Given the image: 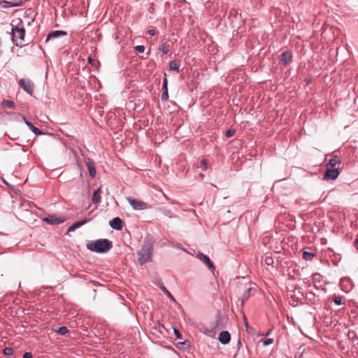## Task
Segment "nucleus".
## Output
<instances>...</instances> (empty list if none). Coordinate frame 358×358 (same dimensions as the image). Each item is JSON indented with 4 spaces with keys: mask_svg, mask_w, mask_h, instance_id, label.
<instances>
[{
    "mask_svg": "<svg viewBox=\"0 0 358 358\" xmlns=\"http://www.w3.org/2000/svg\"><path fill=\"white\" fill-rule=\"evenodd\" d=\"M112 248V241L106 238H101L94 241H91L87 245V248L88 250L96 253H106Z\"/></svg>",
    "mask_w": 358,
    "mask_h": 358,
    "instance_id": "obj_1",
    "label": "nucleus"
},
{
    "mask_svg": "<svg viewBox=\"0 0 358 358\" xmlns=\"http://www.w3.org/2000/svg\"><path fill=\"white\" fill-rule=\"evenodd\" d=\"M152 242L148 240L145 241L143 245L137 252L138 261L141 265H143L152 260Z\"/></svg>",
    "mask_w": 358,
    "mask_h": 358,
    "instance_id": "obj_2",
    "label": "nucleus"
},
{
    "mask_svg": "<svg viewBox=\"0 0 358 358\" xmlns=\"http://www.w3.org/2000/svg\"><path fill=\"white\" fill-rule=\"evenodd\" d=\"M11 40L17 45L22 47L24 43L25 29L23 22L20 20L19 23L11 29Z\"/></svg>",
    "mask_w": 358,
    "mask_h": 358,
    "instance_id": "obj_3",
    "label": "nucleus"
},
{
    "mask_svg": "<svg viewBox=\"0 0 358 358\" xmlns=\"http://www.w3.org/2000/svg\"><path fill=\"white\" fill-rule=\"evenodd\" d=\"M127 200L129 202V203L133 209L136 210H145L148 207L147 203L132 197H127Z\"/></svg>",
    "mask_w": 358,
    "mask_h": 358,
    "instance_id": "obj_4",
    "label": "nucleus"
},
{
    "mask_svg": "<svg viewBox=\"0 0 358 358\" xmlns=\"http://www.w3.org/2000/svg\"><path fill=\"white\" fill-rule=\"evenodd\" d=\"M19 85L28 94L32 95L34 91V84L29 79H20L19 80Z\"/></svg>",
    "mask_w": 358,
    "mask_h": 358,
    "instance_id": "obj_5",
    "label": "nucleus"
},
{
    "mask_svg": "<svg viewBox=\"0 0 358 358\" xmlns=\"http://www.w3.org/2000/svg\"><path fill=\"white\" fill-rule=\"evenodd\" d=\"M43 220L49 224H59L64 222V218L57 217L55 215H49L48 216L44 217Z\"/></svg>",
    "mask_w": 358,
    "mask_h": 358,
    "instance_id": "obj_6",
    "label": "nucleus"
},
{
    "mask_svg": "<svg viewBox=\"0 0 358 358\" xmlns=\"http://www.w3.org/2000/svg\"><path fill=\"white\" fill-rule=\"evenodd\" d=\"M338 169L328 168L324 173V178L326 180H335L339 175Z\"/></svg>",
    "mask_w": 358,
    "mask_h": 358,
    "instance_id": "obj_7",
    "label": "nucleus"
},
{
    "mask_svg": "<svg viewBox=\"0 0 358 358\" xmlns=\"http://www.w3.org/2000/svg\"><path fill=\"white\" fill-rule=\"evenodd\" d=\"M109 224H110V227H112L113 229H115V230H121L123 227L122 221L118 217H114L113 219H112L110 221Z\"/></svg>",
    "mask_w": 358,
    "mask_h": 358,
    "instance_id": "obj_8",
    "label": "nucleus"
},
{
    "mask_svg": "<svg viewBox=\"0 0 358 358\" xmlns=\"http://www.w3.org/2000/svg\"><path fill=\"white\" fill-rule=\"evenodd\" d=\"M0 5L3 8L17 7L22 5V1L20 0L14 1H0Z\"/></svg>",
    "mask_w": 358,
    "mask_h": 358,
    "instance_id": "obj_9",
    "label": "nucleus"
},
{
    "mask_svg": "<svg viewBox=\"0 0 358 358\" xmlns=\"http://www.w3.org/2000/svg\"><path fill=\"white\" fill-rule=\"evenodd\" d=\"M90 221H91V218H85L82 220H79L74 222L71 226L69 227L68 232L73 231L76 229L80 227L81 226L85 224Z\"/></svg>",
    "mask_w": 358,
    "mask_h": 358,
    "instance_id": "obj_10",
    "label": "nucleus"
},
{
    "mask_svg": "<svg viewBox=\"0 0 358 358\" xmlns=\"http://www.w3.org/2000/svg\"><path fill=\"white\" fill-rule=\"evenodd\" d=\"M167 85H168V81H167L166 75L165 74L164 80H163L162 93L161 95V99L162 101H166L169 99Z\"/></svg>",
    "mask_w": 358,
    "mask_h": 358,
    "instance_id": "obj_11",
    "label": "nucleus"
},
{
    "mask_svg": "<svg viewBox=\"0 0 358 358\" xmlns=\"http://www.w3.org/2000/svg\"><path fill=\"white\" fill-rule=\"evenodd\" d=\"M198 258L203 264H205L208 266V268L214 269L213 264V262H211V260L209 259V257L207 255H203L202 253H199L198 254Z\"/></svg>",
    "mask_w": 358,
    "mask_h": 358,
    "instance_id": "obj_12",
    "label": "nucleus"
},
{
    "mask_svg": "<svg viewBox=\"0 0 358 358\" xmlns=\"http://www.w3.org/2000/svg\"><path fill=\"white\" fill-rule=\"evenodd\" d=\"M231 336L230 334L227 331H223L220 332L218 340L219 341L224 345L228 344L230 341Z\"/></svg>",
    "mask_w": 358,
    "mask_h": 358,
    "instance_id": "obj_13",
    "label": "nucleus"
},
{
    "mask_svg": "<svg viewBox=\"0 0 358 358\" xmlns=\"http://www.w3.org/2000/svg\"><path fill=\"white\" fill-rule=\"evenodd\" d=\"M66 34H67L66 32L64 31H61V30L52 31L48 34L46 41H48L52 38H58L59 36H66Z\"/></svg>",
    "mask_w": 358,
    "mask_h": 358,
    "instance_id": "obj_14",
    "label": "nucleus"
},
{
    "mask_svg": "<svg viewBox=\"0 0 358 358\" xmlns=\"http://www.w3.org/2000/svg\"><path fill=\"white\" fill-rule=\"evenodd\" d=\"M23 120L24 121V123L36 136H41L43 134V132L42 131H41L38 128L36 127L31 122L28 121L24 117H23Z\"/></svg>",
    "mask_w": 358,
    "mask_h": 358,
    "instance_id": "obj_15",
    "label": "nucleus"
},
{
    "mask_svg": "<svg viewBox=\"0 0 358 358\" xmlns=\"http://www.w3.org/2000/svg\"><path fill=\"white\" fill-rule=\"evenodd\" d=\"M292 52H289V51H285V52H283L280 55V60L283 64H288L289 62H290L292 61Z\"/></svg>",
    "mask_w": 358,
    "mask_h": 358,
    "instance_id": "obj_16",
    "label": "nucleus"
},
{
    "mask_svg": "<svg viewBox=\"0 0 358 358\" xmlns=\"http://www.w3.org/2000/svg\"><path fill=\"white\" fill-rule=\"evenodd\" d=\"M101 193L102 190L101 187L98 188L94 192L92 197V201L93 203L99 204L101 202Z\"/></svg>",
    "mask_w": 358,
    "mask_h": 358,
    "instance_id": "obj_17",
    "label": "nucleus"
},
{
    "mask_svg": "<svg viewBox=\"0 0 358 358\" xmlns=\"http://www.w3.org/2000/svg\"><path fill=\"white\" fill-rule=\"evenodd\" d=\"M341 163V160L338 156H334L333 158L329 159L327 166H330V168L336 169V165H338Z\"/></svg>",
    "mask_w": 358,
    "mask_h": 358,
    "instance_id": "obj_18",
    "label": "nucleus"
},
{
    "mask_svg": "<svg viewBox=\"0 0 358 358\" xmlns=\"http://www.w3.org/2000/svg\"><path fill=\"white\" fill-rule=\"evenodd\" d=\"M169 45H168L166 43H163L158 48V52L162 55V56L166 55L169 52Z\"/></svg>",
    "mask_w": 358,
    "mask_h": 358,
    "instance_id": "obj_19",
    "label": "nucleus"
},
{
    "mask_svg": "<svg viewBox=\"0 0 358 358\" xmlns=\"http://www.w3.org/2000/svg\"><path fill=\"white\" fill-rule=\"evenodd\" d=\"M1 106L3 108H8L10 109L15 108V103L11 100H3L1 102Z\"/></svg>",
    "mask_w": 358,
    "mask_h": 358,
    "instance_id": "obj_20",
    "label": "nucleus"
},
{
    "mask_svg": "<svg viewBox=\"0 0 358 358\" xmlns=\"http://www.w3.org/2000/svg\"><path fill=\"white\" fill-rule=\"evenodd\" d=\"M179 68H180V64L178 62L176 61V60H172L169 63V69L171 71H179Z\"/></svg>",
    "mask_w": 358,
    "mask_h": 358,
    "instance_id": "obj_21",
    "label": "nucleus"
},
{
    "mask_svg": "<svg viewBox=\"0 0 358 358\" xmlns=\"http://www.w3.org/2000/svg\"><path fill=\"white\" fill-rule=\"evenodd\" d=\"M302 257L303 259L306 261H311L314 258L315 255L313 252L304 251L303 252Z\"/></svg>",
    "mask_w": 358,
    "mask_h": 358,
    "instance_id": "obj_22",
    "label": "nucleus"
},
{
    "mask_svg": "<svg viewBox=\"0 0 358 358\" xmlns=\"http://www.w3.org/2000/svg\"><path fill=\"white\" fill-rule=\"evenodd\" d=\"M87 168H88V171H89V173H90V176L92 178L95 177V176H96V169H95V167H94V164L92 163H88L87 164Z\"/></svg>",
    "mask_w": 358,
    "mask_h": 358,
    "instance_id": "obj_23",
    "label": "nucleus"
},
{
    "mask_svg": "<svg viewBox=\"0 0 358 358\" xmlns=\"http://www.w3.org/2000/svg\"><path fill=\"white\" fill-rule=\"evenodd\" d=\"M264 261L267 266H273L274 260L271 256H266Z\"/></svg>",
    "mask_w": 358,
    "mask_h": 358,
    "instance_id": "obj_24",
    "label": "nucleus"
},
{
    "mask_svg": "<svg viewBox=\"0 0 358 358\" xmlns=\"http://www.w3.org/2000/svg\"><path fill=\"white\" fill-rule=\"evenodd\" d=\"M3 352L5 356L9 357L13 354V349L12 348H5Z\"/></svg>",
    "mask_w": 358,
    "mask_h": 358,
    "instance_id": "obj_25",
    "label": "nucleus"
},
{
    "mask_svg": "<svg viewBox=\"0 0 358 358\" xmlns=\"http://www.w3.org/2000/svg\"><path fill=\"white\" fill-rule=\"evenodd\" d=\"M334 302L335 303V304L336 305H341L343 303V299H342V296H334Z\"/></svg>",
    "mask_w": 358,
    "mask_h": 358,
    "instance_id": "obj_26",
    "label": "nucleus"
},
{
    "mask_svg": "<svg viewBox=\"0 0 358 358\" xmlns=\"http://www.w3.org/2000/svg\"><path fill=\"white\" fill-rule=\"evenodd\" d=\"M251 288H248L247 289V290L245 292L243 296V299H242V303H243L245 301L248 300V299L249 298L250 296V292H251Z\"/></svg>",
    "mask_w": 358,
    "mask_h": 358,
    "instance_id": "obj_27",
    "label": "nucleus"
},
{
    "mask_svg": "<svg viewBox=\"0 0 358 358\" xmlns=\"http://www.w3.org/2000/svg\"><path fill=\"white\" fill-rule=\"evenodd\" d=\"M57 332L61 335H65L69 332V330L66 327H61L58 329Z\"/></svg>",
    "mask_w": 358,
    "mask_h": 358,
    "instance_id": "obj_28",
    "label": "nucleus"
},
{
    "mask_svg": "<svg viewBox=\"0 0 358 358\" xmlns=\"http://www.w3.org/2000/svg\"><path fill=\"white\" fill-rule=\"evenodd\" d=\"M236 133V131L235 129H228L226 133H225V136L227 137V138H230V137H232Z\"/></svg>",
    "mask_w": 358,
    "mask_h": 358,
    "instance_id": "obj_29",
    "label": "nucleus"
},
{
    "mask_svg": "<svg viewBox=\"0 0 358 358\" xmlns=\"http://www.w3.org/2000/svg\"><path fill=\"white\" fill-rule=\"evenodd\" d=\"M135 50L136 52L142 53L145 51V47L142 45H136L135 47Z\"/></svg>",
    "mask_w": 358,
    "mask_h": 358,
    "instance_id": "obj_30",
    "label": "nucleus"
},
{
    "mask_svg": "<svg viewBox=\"0 0 358 358\" xmlns=\"http://www.w3.org/2000/svg\"><path fill=\"white\" fill-rule=\"evenodd\" d=\"M201 167L203 171H206L208 168V163L206 159H203L201 161Z\"/></svg>",
    "mask_w": 358,
    "mask_h": 358,
    "instance_id": "obj_31",
    "label": "nucleus"
},
{
    "mask_svg": "<svg viewBox=\"0 0 358 358\" xmlns=\"http://www.w3.org/2000/svg\"><path fill=\"white\" fill-rule=\"evenodd\" d=\"M273 343V338H266L262 341V343L264 346H267L270 344H272Z\"/></svg>",
    "mask_w": 358,
    "mask_h": 358,
    "instance_id": "obj_32",
    "label": "nucleus"
},
{
    "mask_svg": "<svg viewBox=\"0 0 358 358\" xmlns=\"http://www.w3.org/2000/svg\"><path fill=\"white\" fill-rule=\"evenodd\" d=\"M174 334L178 339H182V334L178 329L173 328Z\"/></svg>",
    "mask_w": 358,
    "mask_h": 358,
    "instance_id": "obj_33",
    "label": "nucleus"
},
{
    "mask_svg": "<svg viewBox=\"0 0 358 358\" xmlns=\"http://www.w3.org/2000/svg\"><path fill=\"white\" fill-rule=\"evenodd\" d=\"M163 291L164 292V293L170 298L172 300L175 301V299L173 298V296L171 295V294L167 290V289L164 287H163L162 288Z\"/></svg>",
    "mask_w": 358,
    "mask_h": 358,
    "instance_id": "obj_34",
    "label": "nucleus"
},
{
    "mask_svg": "<svg viewBox=\"0 0 358 358\" xmlns=\"http://www.w3.org/2000/svg\"><path fill=\"white\" fill-rule=\"evenodd\" d=\"M148 34L151 36H154L157 34V31L155 29H150L148 30Z\"/></svg>",
    "mask_w": 358,
    "mask_h": 358,
    "instance_id": "obj_35",
    "label": "nucleus"
},
{
    "mask_svg": "<svg viewBox=\"0 0 358 358\" xmlns=\"http://www.w3.org/2000/svg\"><path fill=\"white\" fill-rule=\"evenodd\" d=\"M23 358H32V354L29 352H27L23 355Z\"/></svg>",
    "mask_w": 358,
    "mask_h": 358,
    "instance_id": "obj_36",
    "label": "nucleus"
},
{
    "mask_svg": "<svg viewBox=\"0 0 358 358\" xmlns=\"http://www.w3.org/2000/svg\"><path fill=\"white\" fill-rule=\"evenodd\" d=\"M87 60L89 64H90L91 65H94V60L91 57H89Z\"/></svg>",
    "mask_w": 358,
    "mask_h": 358,
    "instance_id": "obj_37",
    "label": "nucleus"
},
{
    "mask_svg": "<svg viewBox=\"0 0 358 358\" xmlns=\"http://www.w3.org/2000/svg\"><path fill=\"white\" fill-rule=\"evenodd\" d=\"M354 246L356 248V249L358 250V236H357V238H356V240H355V241L354 243Z\"/></svg>",
    "mask_w": 358,
    "mask_h": 358,
    "instance_id": "obj_38",
    "label": "nucleus"
},
{
    "mask_svg": "<svg viewBox=\"0 0 358 358\" xmlns=\"http://www.w3.org/2000/svg\"><path fill=\"white\" fill-rule=\"evenodd\" d=\"M243 320H244V323H245L246 327H248V322H247V319L245 316H244Z\"/></svg>",
    "mask_w": 358,
    "mask_h": 358,
    "instance_id": "obj_39",
    "label": "nucleus"
},
{
    "mask_svg": "<svg viewBox=\"0 0 358 358\" xmlns=\"http://www.w3.org/2000/svg\"><path fill=\"white\" fill-rule=\"evenodd\" d=\"M200 176H201V178H203V176H203V174L201 173V174H200Z\"/></svg>",
    "mask_w": 358,
    "mask_h": 358,
    "instance_id": "obj_40",
    "label": "nucleus"
},
{
    "mask_svg": "<svg viewBox=\"0 0 358 358\" xmlns=\"http://www.w3.org/2000/svg\"><path fill=\"white\" fill-rule=\"evenodd\" d=\"M299 358H301V355H300V357Z\"/></svg>",
    "mask_w": 358,
    "mask_h": 358,
    "instance_id": "obj_41",
    "label": "nucleus"
}]
</instances>
